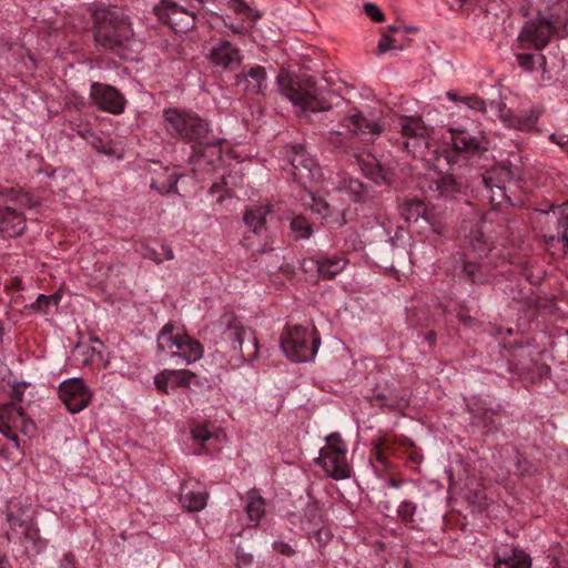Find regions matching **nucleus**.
Returning <instances> with one entry per match:
<instances>
[{
	"label": "nucleus",
	"mask_w": 568,
	"mask_h": 568,
	"mask_svg": "<svg viewBox=\"0 0 568 568\" xmlns=\"http://www.w3.org/2000/svg\"><path fill=\"white\" fill-rule=\"evenodd\" d=\"M165 131L174 139L193 142L190 163L194 172L210 171L221 160L223 139L210 135V125L195 112L169 108L163 110Z\"/></svg>",
	"instance_id": "obj_1"
},
{
	"label": "nucleus",
	"mask_w": 568,
	"mask_h": 568,
	"mask_svg": "<svg viewBox=\"0 0 568 568\" xmlns=\"http://www.w3.org/2000/svg\"><path fill=\"white\" fill-rule=\"evenodd\" d=\"M92 19L95 43L121 59H128L134 41L130 18L116 7H102L93 11Z\"/></svg>",
	"instance_id": "obj_2"
},
{
	"label": "nucleus",
	"mask_w": 568,
	"mask_h": 568,
	"mask_svg": "<svg viewBox=\"0 0 568 568\" xmlns=\"http://www.w3.org/2000/svg\"><path fill=\"white\" fill-rule=\"evenodd\" d=\"M6 519L9 525L6 531L8 541L20 542L28 552H38L42 548L43 542L31 507L18 500H10L7 504Z\"/></svg>",
	"instance_id": "obj_3"
},
{
	"label": "nucleus",
	"mask_w": 568,
	"mask_h": 568,
	"mask_svg": "<svg viewBox=\"0 0 568 568\" xmlns=\"http://www.w3.org/2000/svg\"><path fill=\"white\" fill-rule=\"evenodd\" d=\"M221 342L242 362H253L258 354L257 338L254 331L245 326L233 314H224L220 320Z\"/></svg>",
	"instance_id": "obj_4"
},
{
	"label": "nucleus",
	"mask_w": 568,
	"mask_h": 568,
	"mask_svg": "<svg viewBox=\"0 0 568 568\" xmlns=\"http://www.w3.org/2000/svg\"><path fill=\"white\" fill-rule=\"evenodd\" d=\"M281 92L302 111L324 112L331 104L322 97L310 77L278 75Z\"/></svg>",
	"instance_id": "obj_5"
},
{
	"label": "nucleus",
	"mask_w": 568,
	"mask_h": 568,
	"mask_svg": "<svg viewBox=\"0 0 568 568\" xmlns=\"http://www.w3.org/2000/svg\"><path fill=\"white\" fill-rule=\"evenodd\" d=\"M393 131L398 136L395 144L413 156L423 155L428 148L433 129L420 116L399 115L393 122Z\"/></svg>",
	"instance_id": "obj_6"
},
{
	"label": "nucleus",
	"mask_w": 568,
	"mask_h": 568,
	"mask_svg": "<svg viewBox=\"0 0 568 568\" xmlns=\"http://www.w3.org/2000/svg\"><path fill=\"white\" fill-rule=\"evenodd\" d=\"M321 338L316 331L302 325L288 326L281 335V348L296 363L308 362L317 353Z\"/></svg>",
	"instance_id": "obj_7"
},
{
	"label": "nucleus",
	"mask_w": 568,
	"mask_h": 568,
	"mask_svg": "<svg viewBox=\"0 0 568 568\" xmlns=\"http://www.w3.org/2000/svg\"><path fill=\"white\" fill-rule=\"evenodd\" d=\"M341 125L347 129L346 133L341 131H331L327 135V142L335 150L341 152H348L353 150V143L356 135H368V140H372L375 136H378L384 129L378 121L367 119L362 112L344 118Z\"/></svg>",
	"instance_id": "obj_8"
},
{
	"label": "nucleus",
	"mask_w": 568,
	"mask_h": 568,
	"mask_svg": "<svg viewBox=\"0 0 568 568\" xmlns=\"http://www.w3.org/2000/svg\"><path fill=\"white\" fill-rule=\"evenodd\" d=\"M18 432L32 436L36 432L34 423L28 418L21 406L16 403L0 405V433L11 442V447L0 450V455L9 458L13 452H19Z\"/></svg>",
	"instance_id": "obj_9"
},
{
	"label": "nucleus",
	"mask_w": 568,
	"mask_h": 568,
	"mask_svg": "<svg viewBox=\"0 0 568 568\" xmlns=\"http://www.w3.org/2000/svg\"><path fill=\"white\" fill-rule=\"evenodd\" d=\"M567 18L550 13L549 16L538 14L525 23L518 40L523 47H532L536 50L544 49L552 34L559 33L566 28Z\"/></svg>",
	"instance_id": "obj_10"
},
{
	"label": "nucleus",
	"mask_w": 568,
	"mask_h": 568,
	"mask_svg": "<svg viewBox=\"0 0 568 568\" xmlns=\"http://www.w3.org/2000/svg\"><path fill=\"white\" fill-rule=\"evenodd\" d=\"M346 452V444L341 435L333 433L326 437V445L321 449L317 463L329 477L336 480L346 479L352 473Z\"/></svg>",
	"instance_id": "obj_11"
},
{
	"label": "nucleus",
	"mask_w": 568,
	"mask_h": 568,
	"mask_svg": "<svg viewBox=\"0 0 568 568\" xmlns=\"http://www.w3.org/2000/svg\"><path fill=\"white\" fill-rule=\"evenodd\" d=\"M286 155L290 162L287 170L293 180L302 187L310 189L321 180L322 170L304 145L293 144L287 146Z\"/></svg>",
	"instance_id": "obj_12"
},
{
	"label": "nucleus",
	"mask_w": 568,
	"mask_h": 568,
	"mask_svg": "<svg viewBox=\"0 0 568 568\" xmlns=\"http://www.w3.org/2000/svg\"><path fill=\"white\" fill-rule=\"evenodd\" d=\"M516 174L511 168L500 165L487 171L483 178L481 195L488 200L494 209L504 204L513 205L510 197L507 195V183L515 179Z\"/></svg>",
	"instance_id": "obj_13"
},
{
	"label": "nucleus",
	"mask_w": 568,
	"mask_h": 568,
	"mask_svg": "<svg viewBox=\"0 0 568 568\" xmlns=\"http://www.w3.org/2000/svg\"><path fill=\"white\" fill-rule=\"evenodd\" d=\"M59 396L71 414H77L89 406L92 392L80 377L63 381L59 386Z\"/></svg>",
	"instance_id": "obj_14"
},
{
	"label": "nucleus",
	"mask_w": 568,
	"mask_h": 568,
	"mask_svg": "<svg viewBox=\"0 0 568 568\" xmlns=\"http://www.w3.org/2000/svg\"><path fill=\"white\" fill-rule=\"evenodd\" d=\"M153 11L159 20L169 24L175 32H185L195 24L194 12L187 11L172 0H162Z\"/></svg>",
	"instance_id": "obj_15"
},
{
	"label": "nucleus",
	"mask_w": 568,
	"mask_h": 568,
	"mask_svg": "<svg viewBox=\"0 0 568 568\" xmlns=\"http://www.w3.org/2000/svg\"><path fill=\"white\" fill-rule=\"evenodd\" d=\"M90 100L98 109L112 114H121L126 104L124 95L116 88L100 82L91 84Z\"/></svg>",
	"instance_id": "obj_16"
},
{
	"label": "nucleus",
	"mask_w": 568,
	"mask_h": 568,
	"mask_svg": "<svg viewBox=\"0 0 568 568\" xmlns=\"http://www.w3.org/2000/svg\"><path fill=\"white\" fill-rule=\"evenodd\" d=\"M423 187L438 199H453L460 194L464 184L452 174L434 173L424 180Z\"/></svg>",
	"instance_id": "obj_17"
},
{
	"label": "nucleus",
	"mask_w": 568,
	"mask_h": 568,
	"mask_svg": "<svg viewBox=\"0 0 568 568\" xmlns=\"http://www.w3.org/2000/svg\"><path fill=\"white\" fill-rule=\"evenodd\" d=\"M266 70L262 65L245 67L235 78V84L251 97L264 95L267 87Z\"/></svg>",
	"instance_id": "obj_18"
},
{
	"label": "nucleus",
	"mask_w": 568,
	"mask_h": 568,
	"mask_svg": "<svg viewBox=\"0 0 568 568\" xmlns=\"http://www.w3.org/2000/svg\"><path fill=\"white\" fill-rule=\"evenodd\" d=\"M471 414V426L481 428L484 433H491L497 429L494 416L500 410V405L493 407L485 399L478 398L469 405Z\"/></svg>",
	"instance_id": "obj_19"
},
{
	"label": "nucleus",
	"mask_w": 568,
	"mask_h": 568,
	"mask_svg": "<svg viewBox=\"0 0 568 568\" xmlns=\"http://www.w3.org/2000/svg\"><path fill=\"white\" fill-rule=\"evenodd\" d=\"M196 379V375L187 369H163L154 377L156 389L163 394H169L171 388H186Z\"/></svg>",
	"instance_id": "obj_20"
},
{
	"label": "nucleus",
	"mask_w": 568,
	"mask_h": 568,
	"mask_svg": "<svg viewBox=\"0 0 568 568\" xmlns=\"http://www.w3.org/2000/svg\"><path fill=\"white\" fill-rule=\"evenodd\" d=\"M464 237L467 257L484 258L493 248V242L484 234L483 227L478 223L471 224Z\"/></svg>",
	"instance_id": "obj_21"
},
{
	"label": "nucleus",
	"mask_w": 568,
	"mask_h": 568,
	"mask_svg": "<svg viewBox=\"0 0 568 568\" xmlns=\"http://www.w3.org/2000/svg\"><path fill=\"white\" fill-rule=\"evenodd\" d=\"M400 215L406 222H418L420 219L427 222L434 232L440 233V229L437 227L433 221V213L428 210L426 203L418 199L405 200L400 205Z\"/></svg>",
	"instance_id": "obj_22"
},
{
	"label": "nucleus",
	"mask_w": 568,
	"mask_h": 568,
	"mask_svg": "<svg viewBox=\"0 0 568 568\" xmlns=\"http://www.w3.org/2000/svg\"><path fill=\"white\" fill-rule=\"evenodd\" d=\"M211 60L216 65L233 70L241 64L240 50L229 41H221L212 48Z\"/></svg>",
	"instance_id": "obj_23"
},
{
	"label": "nucleus",
	"mask_w": 568,
	"mask_h": 568,
	"mask_svg": "<svg viewBox=\"0 0 568 568\" xmlns=\"http://www.w3.org/2000/svg\"><path fill=\"white\" fill-rule=\"evenodd\" d=\"M530 558L525 551L505 547L495 552V568H530Z\"/></svg>",
	"instance_id": "obj_24"
},
{
	"label": "nucleus",
	"mask_w": 568,
	"mask_h": 568,
	"mask_svg": "<svg viewBox=\"0 0 568 568\" xmlns=\"http://www.w3.org/2000/svg\"><path fill=\"white\" fill-rule=\"evenodd\" d=\"M26 217L9 206H0V232L3 235L19 236L26 230Z\"/></svg>",
	"instance_id": "obj_25"
},
{
	"label": "nucleus",
	"mask_w": 568,
	"mask_h": 568,
	"mask_svg": "<svg viewBox=\"0 0 568 568\" xmlns=\"http://www.w3.org/2000/svg\"><path fill=\"white\" fill-rule=\"evenodd\" d=\"M170 355L173 357L176 356L182 358L185 364H192L202 358L203 346L197 339L191 337L187 334H183L175 351Z\"/></svg>",
	"instance_id": "obj_26"
},
{
	"label": "nucleus",
	"mask_w": 568,
	"mask_h": 568,
	"mask_svg": "<svg viewBox=\"0 0 568 568\" xmlns=\"http://www.w3.org/2000/svg\"><path fill=\"white\" fill-rule=\"evenodd\" d=\"M207 494L190 485H183L180 493V503L187 511H200L206 506Z\"/></svg>",
	"instance_id": "obj_27"
},
{
	"label": "nucleus",
	"mask_w": 568,
	"mask_h": 568,
	"mask_svg": "<svg viewBox=\"0 0 568 568\" xmlns=\"http://www.w3.org/2000/svg\"><path fill=\"white\" fill-rule=\"evenodd\" d=\"M184 333L172 323L165 324L158 334L156 345L160 352L173 354Z\"/></svg>",
	"instance_id": "obj_28"
},
{
	"label": "nucleus",
	"mask_w": 568,
	"mask_h": 568,
	"mask_svg": "<svg viewBox=\"0 0 568 568\" xmlns=\"http://www.w3.org/2000/svg\"><path fill=\"white\" fill-rule=\"evenodd\" d=\"M357 162L363 173L372 181L376 183L389 182L388 171L381 165L376 158L367 155L358 158Z\"/></svg>",
	"instance_id": "obj_29"
},
{
	"label": "nucleus",
	"mask_w": 568,
	"mask_h": 568,
	"mask_svg": "<svg viewBox=\"0 0 568 568\" xmlns=\"http://www.w3.org/2000/svg\"><path fill=\"white\" fill-rule=\"evenodd\" d=\"M452 145L458 152H477L480 150V140L466 130L452 129Z\"/></svg>",
	"instance_id": "obj_30"
},
{
	"label": "nucleus",
	"mask_w": 568,
	"mask_h": 568,
	"mask_svg": "<svg viewBox=\"0 0 568 568\" xmlns=\"http://www.w3.org/2000/svg\"><path fill=\"white\" fill-rule=\"evenodd\" d=\"M268 212V206L264 205H253L246 209L243 216L245 225L255 234L261 233L265 229Z\"/></svg>",
	"instance_id": "obj_31"
},
{
	"label": "nucleus",
	"mask_w": 568,
	"mask_h": 568,
	"mask_svg": "<svg viewBox=\"0 0 568 568\" xmlns=\"http://www.w3.org/2000/svg\"><path fill=\"white\" fill-rule=\"evenodd\" d=\"M323 516L316 503H308L304 508L302 528L307 534H318L323 527Z\"/></svg>",
	"instance_id": "obj_32"
},
{
	"label": "nucleus",
	"mask_w": 568,
	"mask_h": 568,
	"mask_svg": "<svg viewBox=\"0 0 568 568\" xmlns=\"http://www.w3.org/2000/svg\"><path fill=\"white\" fill-rule=\"evenodd\" d=\"M245 511L250 523H252L254 526H256L264 516L265 500L256 489H252L247 493Z\"/></svg>",
	"instance_id": "obj_33"
},
{
	"label": "nucleus",
	"mask_w": 568,
	"mask_h": 568,
	"mask_svg": "<svg viewBox=\"0 0 568 568\" xmlns=\"http://www.w3.org/2000/svg\"><path fill=\"white\" fill-rule=\"evenodd\" d=\"M291 236L295 240H306L311 237L313 229L308 220L302 215H294L290 222Z\"/></svg>",
	"instance_id": "obj_34"
},
{
	"label": "nucleus",
	"mask_w": 568,
	"mask_h": 568,
	"mask_svg": "<svg viewBox=\"0 0 568 568\" xmlns=\"http://www.w3.org/2000/svg\"><path fill=\"white\" fill-rule=\"evenodd\" d=\"M321 278H333L345 267V261L341 257H321Z\"/></svg>",
	"instance_id": "obj_35"
},
{
	"label": "nucleus",
	"mask_w": 568,
	"mask_h": 568,
	"mask_svg": "<svg viewBox=\"0 0 568 568\" xmlns=\"http://www.w3.org/2000/svg\"><path fill=\"white\" fill-rule=\"evenodd\" d=\"M225 1H226L227 6L232 10H234L237 14L243 16L245 19H247L252 22L257 21L262 17V13L258 10L251 8L244 0H225Z\"/></svg>",
	"instance_id": "obj_36"
},
{
	"label": "nucleus",
	"mask_w": 568,
	"mask_h": 568,
	"mask_svg": "<svg viewBox=\"0 0 568 568\" xmlns=\"http://www.w3.org/2000/svg\"><path fill=\"white\" fill-rule=\"evenodd\" d=\"M393 443L388 438H382L374 443L372 454L383 466L388 467V455L393 453Z\"/></svg>",
	"instance_id": "obj_37"
},
{
	"label": "nucleus",
	"mask_w": 568,
	"mask_h": 568,
	"mask_svg": "<svg viewBox=\"0 0 568 568\" xmlns=\"http://www.w3.org/2000/svg\"><path fill=\"white\" fill-rule=\"evenodd\" d=\"M343 190L347 192L352 200L355 202L362 201L366 194L364 184L361 181L354 179L345 181L343 184Z\"/></svg>",
	"instance_id": "obj_38"
},
{
	"label": "nucleus",
	"mask_w": 568,
	"mask_h": 568,
	"mask_svg": "<svg viewBox=\"0 0 568 568\" xmlns=\"http://www.w3.org/2000/svg\"><path fill=\"white\" fill-rule=\"evenodd\" d=\"M321 257H305L301 262V268L305 274H308L311 278H321Z\"/></svg>",
	"instance_id": "obj_39"
},
{
	"label": "nucleus",
	"mask_w": 568,
	"mask_h": 568,
	"mask_svg": "<svg viewBox=\"0 0 568 568\" xmlns=\"http://www.w3.org/2000/svg\"><path fill=\"white\" fill-rule=\"evenodd\" d=\"M323 221L332 229L341 227L346 223L345 211L333 207L331 213H324Z\"/></svg>",
	"instance_id": "obj_40"
},
{
	"label": "nucleus",
	"mask_w": 568,
	"mask_h": 568,
	"mask_svg": "<svg viewBox=\"0 0 568 568\" xmlns=\"http://www.w3.org/2000/svg\"><path fill=\"white\" fill-rule=\"evenodd\" d=\"M323 221L332 229L341 227L346 223L345 211L333 207L331 213H324Z\"/></svg>",
	"instance_id": "obj_41"
},
{
	"label": "nucleus",
	"mask_w": 568,
	"mask_h": 568,
	"mask_svg": "<svg viewBox=\"0 0 568 568\" xmlns=\"http://www.w3.org/2000/svg\"><path fill=\"white\" fill-rule=\"evenodd\" d=\"M191 435L194 442L204 444L210 439L216 437L206 424H196L191 428Z\"/></svg>",
	"instance_id": "obj_42"
},
{
	"label": "nucleus",
	"mask_w": 568,
	"mask_h": 568,
	"mask_svg": "<svg viewBox=\"0 0 568 568\" xmlns=\"http://www.w3.org/2000/svg\"><path fill=\"white\" fill-rule=\"evenodd\" d=\"M517 62L520 68L525 71H532L535 69L536 60L539 62H545V57L541 54H531V53H518L516 54Z\"/></svg>",
	"instance_id": "obj_43"
},
{
	"label": "nucleus",
	"mask_w": 568,
	"mask_h": 568,
	"mask_svg": "<svg viewBox=\"0 0 568 568\" xmlns=\"http://www.w3.org/2000/svg\"><path fill=\"white\" fill-rule=\"evenodd\" d=\"M481 266L476 262L466 261L464 263V274L473 282V283H483L485 276L481 274Z\"/></svg>",
	"instance_id": "obj_44"
},
{
	"label": "nucleus",
	"mask_w": 568,
	"mask_h": 568,
	"mask_svg": "<svg viewBox=\"0 0 568 568\" xmlns=\"http://www.w3.org/2000/svg\"><path fill=\"white\" fill-rule=\"evenodd\" d=\"M416 513V505L409 500H404L397 508V515L404 523H413Z\"/></svg>",
	"instance_id": "obj_45"
},
{
	"label": "nucleus",
	"mask_w": 568,
	"mask_h": 568,
	"mask_svg": "<svg viewBox=\"0 0 568 568\" xmlns=\"http://www.w3.org/2000/svg\"><path fill=\"white\" fill-rule=\"evenodd\" d=\"M95 353L97 351L94 347H83L81 344H77L73 349L74 356L81 355L80 364L82 366L89 365L93 361Z\"/></svg>",
	"instance_id": "obj_46"
},
{
	"label": "nucleus",
	"mask_w": 568,
	"mask_h": 568,
	"mask_svg": "<svg viewBox=\"0 0 568 568\" xmlns=\"http://www.w3.org/2000/svg\"><path fill=\"white\" fill-rule=\"evenodd\" d=\"M235 558L237 568H252L254 564L253 555L242 547L236 548Z\"/></svg>",
	"instance_id": "obj_47"
},
{
	"label": "nucleus",
	"mask_w": 568,
	"mask_h": 568,
	"mask_svg": "<svg viewBox=\"0 0 568 568\" xmlns=\"http://www.w3.org/2000/svg\"><path fill=\"white\" fill-rule=\"evenodd\" d=\"M539 118V112L536 110L529 111V113L525 116H519L517 119V128L519 130H527L534 126Z\"/></svg>",
	"instance_id": "obj_48"
},
{
	"label": "nucleus",
	"mask_w": 568,
	"mask_h": 568,
	"mask_svg": "<svg viewBox=\"0 0 568 568\" xmlns=\"http://www.w3.org/2000/svg\"><path fill=\"white\" fill-rule=\"evenodd\" d=\"M311 209L323 219L324 213H331L333 207L326 200L313 196Z\"/></svg>",
	"instance_id": "obj_49"
},
{
	"label": "nucleus",
	"mask_w": 568,
	"mask_h": 568,
	"mask_svg": "<svg viewBox=\"0 0 568 568\" xmlns=\"http://www.w3.org/2000/svg\"><path fill=\"white\" fill-rule=\"evenodd\" d=\"M460 102H463L465 105H467L471 110H476L479 112H486V102L476 97V95H469L460 99Z\"/></svg>",
	"instance_id": "obj_50"
},
{
	"label": "nucleus",
	"mask_w": 568,
	"mask_h": 568,
	"mask_svg": "<svg viewBox=\"0 0 568 568\" xmlns=\"http://www.w3.org/2000/svg\"><path fill=\"white\" fill-rule=\"evenodd\" d=\"M390 49H402L400 45H396L395 38L389 34H383L378 41L377 54H383Z\"/></svg>",
	"instance_id": "obj_51"
},
{
	"label": "nucleus",
	"mask_w": 568,
	"mask_h": 568,
	"mask_svg": "<svg viewBox=\"0 0 568 568\" xmlns=\"http://www.w3.org/2000/svg\"><path fill=\"white\" fill-rule=\"evenodd\" d=\"M364 12L375 22H383L385 20V14L382 10L372 2H367L363 7Z\"/></svg>",
	"instance_id": "obj_52"
},
{
	"label": "nucleus",
	"mask_w": 568,
	"mask_h": 568,
	"mask_svg": "<svg viewBox=\"0 0 568 568\" xmlns=\"http://www.w3.org/2000/svg\"><path fill=\"white\" fill-rule=\"evenodd\" d=\"M14 203L29 209L36 207L39 204L38 200H36L32 194L22 191H20Z\"/></svg>",
	"instance_id": "obj_53"
},
{
	"label": "nucleus",
	"mask_w": 568,
	"mask_h": 568,
	"mask_svg": "<svg viewBox=\"0 0 568 568\" xmlns=\"http://www.w3.org/2000/svg\"><path fill=\"white\" fill-rule=\"evenodd\" d=\"M21 190H17L14 187H0V196L7 201L14 202L19 195Z\"/></svg>",
	"instance_id": "obj_54"
},
{
	"label": "nucleus",
	"mask_w": 568,
	"mask_h": 568,
	"mask_svg": "<svg viewBox=\"0 0 568 568\" xmlns=\"http://www.w3.org/2000/svg\"><path fill=\"white\" fill-rule=\"evenodd\" d=\"M59 568H79L74 555L71 552L64 554L60 560Z\"/></svg>",
	"instance_id": "obj_55"
},
{
	"label": "nucleus",
	"mask_w": 568,
	"mask_h": 568,
	"mask_svg": "<svg viewBox=\"0 0 568 568\" xmlns=\"http://www.w3.org/2000/svg\"><path fill=\"white\" fill-rule=\"evenodd\" d=\"M558 226L564 229V233H562L560 240L565 243V246L568 247V233H567L568 220L566 216H564V214H561L560 217H558Z\"/></svg>",
	"instance_id": "obj_56"
},
{
	"label": "nucleus",
	"mask_w": 568,
	"mask_h": 568,
	"mask_svg": "<svg viewBox=\"0 0 568 568\" xmlns=\"http://www.w3.org/2000/svg\"><path fill=\"white\" fill-rule=\"evenodd\" d=\"M532 466L526 462L518 458L516 463V471L520 475L530 474Z\"/></svg>",
	"instance_id": "obj_57"
},
{
	"label": "nucleus",
	"mask_w": 568,
	"mask_h": 568,
	"mask_svg": "<svg viewBox=\"0 0 568 568\" xmlns=\"http://www.w3.org/2000/svg\"><path fill=\"white\" fill-rule=\"evenodd\" d=\"M53 296H47V295H39L34 306H37L39 310H42L43 305L50 304V302L53 300Z\"/></svg>",
	"instance_id": "obj_58"
},
{
	"label": "nucleus",
	"mask_w": 568,
	"mask_h": 568,
	"mask_svg": "<svg viewBox=\"0 0 568 568\" xmlns=\"http://www.w3.org/2000/svg\"><path fill=\"white\" fill-rule=\"evenodd\" d=\"M12 402L16 403L18 406L23 400V392L20 388H14L11 394Z\"/></svg>",
	"instance_id": "obj_59"
},
{
	"label": "nucleus",
	"mask_w": 568,
	"mask_h": 568,
	"mask_svg": "<svg viewBox=\"0 0 568 568\" xmlns=\"http://www.w3.org/2000/svg\"><path fill=\"white\" fill-rule=\"evenodd\" d=\"M176 178L174 175H170L169 178V183H168V186H163V187H159V191L160 192H170L171 190H173L176 185Z\"/></svg>",
	"instance_id": "obj_60"
},
{
	"label": "nucleus",
	"mask_w": 568,
	"mask_h": 568,
	"mask_svg": "<svg viewBox=\"0 0 568 568\" xmlns=\"http://www.w3.org/2000/svg\"><path fill=\"white\" fill-rule=\"evenodd\" d=\"M161 250L163 252V256H164L165 260L170 261V260L174 258V253H173V250H172V247L170 245L163 244L161 246Z\"/></svg>",
	"instance_id": "obj_61"
},
{
	"label": "nucleus",
	"mask_w": 568,
	"mask_h": 568,
	"mask_svg": "<svg viewBox=\"0 0 568 568\" xmlns=\"http://www.w3.org/2000/svg\"><path fill=\"white\" fill-rule=\"evenodd\" d=\"M145 257L152 260L156 264H160L163 261V258L160 257L159 253L155 250H149L145 254Z\"/></svg>",
	"instance_id": "obj_62"
},
{
	"label": "nucleus",
	"mask_w": 568,
	"mask_h": 568,
	"mask_svg": "<svg viewBox=\"0 0 568 568\" xmlns=\"http://www.w3.org/2000/svg\"><path fill=\"white\" fill-rule=\"evenodd\" d=\"M424 341L428 343L429 347H434L436 344V333L434 331H429L425 334Z\"/></svg>",
	"instance_id": "obj_63"
},
{
	"label": "nucleus",
	"mask_w": 568,
	"mask_h": 568,
	"mask_svg": "<svg viewBox=\"0 0 568 568\" xmlns=\"http://www.w3.org/2000/svg\"><path fill=\"white\" fill-rule=\"evenodd\" d=\"M229 28L232 30L233 33L243 34L246 32V28L243 24H241V26L230 24Z\"/></svg>",
	"instance_id": "obj_64"
}]
</instances>
